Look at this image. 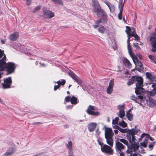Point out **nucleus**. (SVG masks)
Wrapping results in <instances>:
<instances>
[{
    "mask_svg": "<svg viewBox=\"0 0 156 156\" xmlns=\"http://www.w3.org/2000/svg\"><path fill=\"white\" fill-rule=\"evenodd\" d=\"M26 4L27 5H30L31 3V0H26Z\"/></svg>",
    "mask_w": 156,
    "mask_h": 156,
    "instance_id": "obj_49",
    "label": "nucleus"
},
{
    "mask_svg": "<svg viewBox=\"0 0 156 156\" xmlns=\"http://www.w3.org/2000/svg\"><path fill=\"white\" fill-rule=\"evenodd\" d=\"M124 146L121 142L116 141L115 144V148L116 151L120 154L123 153L121 151L124 148Z\"/></svg>",
    "mask_w": 156,
    "mask_h": 156,
    "instance_id": "obj_12",
    "label": "nucleus"
},
{
    "mask_svg": "<svg viewBox=\"0 0 156 156\" xmlns=\"http://www.w3.org/2000/svg\"><path fill=\"white\" fill-rule=\"evenodd\" d=\"M69 75L76 81L80 85L82 83L81 79L75 74L72 72L69 73Z\"/></svg>",
    "mask_w": 156,
    "mask_h": 156,
    "instance_id": "obj_13",
    "label": "nucleus"
},
{
    "mask_svg": "<svg viewBox=\"0 0 156 156\" xmlns=\"http://www.w3.org/2000/svg\"><path fill=\"white\" fill-rule=\"evenodd\" d=\"M114 132L115 134H117L118 133V131L117 130H114Z\"/></svg>",
    "mask_w": 156,
    "mask_h": 156,
    "instance_id": "obj_60",
    "label": "nucleus"
},
{
    "mask_svg": "<svg viewBox=\"0 0 156 156\" xmlns=\"http://www.w3.org/2000/svg\"><path fill=\"white\" fill-rule=\"evenodd\" d=\"M105 3L106 4V5H108H108H110V4H109V3L108 2H105Z\"/></svg>",
    "mask_w": 156,
    "mask_h": 156,
    "instance_id": "obj_63",
    "label": "nucleus"
},
{
    "mask_svg": "<svg viewBox=\"0 0 156 156\" xmlns=\"http://www.w3.org/2000/svg\"><path fill=\"white\" fill-rule=\"evenodd\" d=\"M140 129H136L132 128L129 130V132L127 133L126 137L127 139L129 142L134 141L136 139L134 135L140 134Z\"/></svg>",
    "mask_w": 156,
    "mask_h": 156,
    "instance_id": "obj_3",
    "label": "nucleus"
},
{
    "mask_svg": "<svg viewBox=\"0 0 156 156\" xmlns=\"http://www.w3.org/2000/svg\"><path fill=\"white\" fill-rule=\"evenodd\" d=\"M123 62L124 65L127 67L129 68L131 67V65L129 61L126 58H123Z\"/></svg>",
    "mask_w": 156,
    "mask_h": 156,
    "instance_id": "obj_27",
    "label": "nucleus"
},
{
    "mask_svg": "<svg viewBox=\"0 0 156 156\" xmlns=\"http://www.w3.org/2000/svg\"><path fill=\"white\" fill-rule=\"evenodd\" d=\"M151 86L153 88L152 90L149 92L148 94L151 96H153L155 95L156 93V83L152 84Z\"/></svg>",
    "mask_w": 156,
    "mask_h": 156,
    "instance_id": "obj_24",
    "label": "nucleus"
},
{
    "mask_svg": "<svg viewBox=\"0 0 156 156\" xmlns=\"http://www.w3.org/2000/svg\"><path fill=\"white\" fill-rule=\"evenodd\" d=\"M135 82H136V87L135 92L137 95L141 94L144 90L142 88L143 79L141 77L135 76Z\"/></svg>",
    "mask_w": 156,
    "mask_h": 156,
    "instance_id": "obj_2",
    "label": "nucleus"
},
{
    "mask_svg": "<svg viewBox=\"0 0 156 156\" xmlns=\"http://www.w3.org/2000/svg\"><path fill=\"white\" fill-rule=\"evenodd\" d=\"M127 153L130 154H132V151L130 150H128L127 151Z\"/></svg>",
    "mask_w": 156,
    "mask_h": 156,
    "instance_id": "obj_56",
    "label": "nucleus"
},
{
    "mask_svg": "<svg viewBox=\"0 0 156 156\" xmlns=\"http://www.w3.org/2000/svg\"><path fill=\"white\" fill-rule=\"evenodd\" d=\"M136 139L134 140V141H131L129 142L131 143V146L132 148L133 149L134 151H136L139 147V146L138 144V143H137L135 141Z\"/></svg>",
    "mask_w": 156,
    "mask_h": 156,
    "instance_id": "obj_19",
    "label": "nucleus"
},
{
    "mask_svg": "<svg viewBox=\"0 0 156 156\" xmlns=\"http://www.w3.org/2000/svg\"><path fill=\"white\" fill-rule=\"evenodd\" d=\"M106 139V141L107 144L110 146H112L113 144V141L112 139V137H105Z\"/></svg>",
    "mask_w": 156,
    "mask_h": 156,
    "instance_id": "obj_28",
    "label": "nucleus"
},
{
    "mask_svg": "<svg viewBox=\"0 0 156 156\" xmlns=\"http://www.w3.org/2000/svg\"><path fill=\"white\" fill-rule=\"evenodd\" d=\"M95 109L94 106L90 105L86 111L87 113L90 115H99L100 112H95Z\"/></svg>",
    "mask_w": 156,
    "mask_h": 156,
    "instance_id": "obj_8",
    "label": "nucleus"
},
{
    "mask_svg": "<svg viewBox=\"0 0 156 156\" xmlns=\"http://www.w3.org/2000/svg\"><path fill=\"white\" fill-rule=\"evenodd\" d=\"M147 78L148 79L147 82L149 84H154V82H156V77L153 74L149 72L146 73Z\"/></svg>",
    "mask_w": 156,
    "mask_h": 156,
    "instance_id": "obj_5",
    "label": "nucleus"
},
{
    "mask_svg": "<svg viewBox=\"0 0 156 156\" xmlns=\"http://www.w3.org/2000/svg\"><path fill=\"white\" fill-rule=\"evenodd\" d=\"M132 58L134 63H136V61L138 60L137 57L133 53H131L129 55Z\"/></svg>",
    "mask_w": 156,
    "mask_h": 156,
    "instance_id": "obj_30",
    "label": "nucleus"
},
{
    "mask_svg": "<svg viewBox=\"0 0 156 156\" xmlns=\"http://www.w3.org/2000/svg\"><path fill=\"white\" fill-rule=\"evenodd\" d=\"M105 137H112L113 135V133L112 132V130L110 128H107L105 127Z\"/></svg>",
    "mask_w": 156,
    "mask_h": 156,
    "instance_id": "obj_18",
    "label": "nucleus"
},
{
    "mask_svg": "<svg viewBox=\"0 0 156 156\" xmlns=\"http://www.w3.org/2000/svg\"><path fill=\"white\" fill-rule=\"evenodd\" d=\"M77 99L74 96H73L71 98V103L72 104L75 105L77 103Z\"/></svg>",
    "mask_w": 156,
    "mask_h": 156,
    "instance_id": "obj_31",
    "label": "nucleus"
},
{
    "mask_svg": "<svg viewBox=\"0 0 156 156\" xmlns=\"http://www.w3.org/2000/svg\"><path fill=\"white\" fill-rule=\"evenodd\" d=\"M126 32L128 31L130 34H131V36H132V35H134L136 34L135 30L133 27H132L130 28L129 27L126 26Z\"/></svg>",
    "mask_w": 156,
    "mask_h": 156,
    "instance_id": "obj_22",
    "label": "nucleus"
},
{
    "mask_svg": "<svg viewBox=\"0 0 156 156\" xmlns=\"http://www.w3.org/2000/svg\"><path fill=\"white\" fill-rule=\"evenodd\" d=\"M5 42V41L4 40H1V42L2 44H4Z\"/></svg>",
    "mask_w": 156,
    "mask_h": 156,
    "instance_id": "obj_59",
    "label": "nucleus"
},
{
    "mask_svg": "<svg viewBox=\"0 0 156 156\" xmlns=\"http://www.w3.org/2000/svg\"><path fill=\"white\" fill-rule=\"evenodd\" d=\"M135 76H133L131 79H129V82L127 83L128 85L129 86L132 84L135 81Z\"/></svg>",
    "mask_w": 156,
    "mask_h": 156,
    "instance_id": "obj_35",
    "label": "nucleus"
},
{
    "mask_svg": "<svg viewBox=\"0 0 156 156\" xmlns=\"http://www.w3.org/2000/svg\"><path fill=\"white\" fill-rule=\"evenodd\" d=\"M101 150L102 152L106 154H112L113 153V151L111 147L106 144H105L103 147H101Z\"/></svg>",
    "mask_w": 156,
    "mask_h": 156,
    "instance_id": "obj_6",
    "label": "nucleus"
},
{
    "mask_svg": "<svg viewBox=\"0 0 156 156\" xmlns=\"http://www.w3.org/2000/svg\"><path fill=\"white\" fill-rule=\"evenodd\" d=\"M134 64H135V65H136L137 66H138L140 67L141 69L143 68V67L142 66V64L141 63V62L139 61L138 60L136 61V63H134Z\"/></svg>",
    "mask_w": 156,
    "mask_h": 156,
    "instance_id": "obj_39",
    "label": "nucleus"
},
{
    "mask_svg": "<svg viewBox=\"0 0 156 156\" xmlns=\"http://www.w3.org/2000/svg\"><path fill=\"white\" fill-rule=\"evenodd\" d=\"M114 84V79H113L110 81L109 86L107 88L106 91L108 94H111L112 92Z\"/></svg>",
    "mask_w": 156,
    "mask_h": 156,
    "instance_id": "obj_17",
    "label": "nucleus"
},
{
    "mask_svg": "<svg viewBox=\"0 0 156 156\" xmlns=\"http://www.w3.org/2000/svg\"><path fill=\"white\" fill-rule=\"evenodd\" d=\"M131 99L132 100H133V101H135V102H136V103H139V104L140 105H142V104H141L140 103H139V102H138L137 100H136L137 98H136L133 95H132V96H131Z\"/></svg>",
    "mask_w": 156,
    "mask_h": 156,
    "instance_id": "obj_44",
    "label": "nucleus"
},
{
    "mask_svg": "<svg viewBox=\"0 0 156 156\" xmlns=\"http://www.w3.org/2000/svg\"><path fill=\"white\" fill-rule=\"evenodd\" d=\"M108 8L111 12H114L115 8L114 5L110 4V5H108Z\"/></svg>",
    "mask_w": 156,
    "mask_h": 156,
    "instance_id": "obj_34",
    "label": "nucleus"
},
{
    "mask_svg": "<svg viewBox=\"0 0 156 156\" xmlns=\"http://www.w3.org/2000/svg\"><path fill=\"white\" fill-rule=\"evenodd\" d=\"M132 36L134 37L136 41H138L140 40V37L136 34H135L134 35H132Z\"/></svg>",
    "mask_w": 156,
    "mask_h": 156,
    "instance_id": "obj_45",
    "label": "nucleus"
},
{
    "mask_svg": "<svg viewBox=\"0 0 156 156\" xmlns=\"http://www.w3.org/2000/svg\"><path fill=\"white\" fill-rule=\"evenodd\" d=\"M144 140V142L141 143L140 144L144 147H147L146 144L147 143V140L146 138Z\"/></svg>",
    "mask_w": 156,
    "mask_h": 156,
    "instance_id": "obj_42",
    "label": "nucleus"
},
{
    "mask_svg": "<svg viewBox=\"0 0 156 156\" xmlns=\"http://www.w3.org/2000/svg\"><path fill=\"white\" fill-rule=\"evenodd\" d=\"M72 107H73L72 105H67L66 106V108L67 109L71 108H72Z\"/></svg>",
    "mask_w": 156,
    "mask_h": 156,
    "instance_id": "obj_55",
    "label": "nucleus"
},
{
    "mask_svg": "<svg viewBox=\"0 0 156 156\" xmlns=\"http://www.w3.org/2000/svg\"><path fill=\"white\" fill-rule=\"evenodd\" d=\"M150 40L152 47V51L155 52L156 51V34H153L151 37Z\"/></svg>",
    "mask_w": 156,
    "mask_h": 156,
    "instance_id": "obj_10",
    "label": "nucleus"
},
{
    "mask_svg": "<svg viewBox=\"0 0 156 156\" xmlns=\"http://www.w3.org/2000/svg\"><path fill=\"white\" fill-rule=\"evenodd\" d=\"M148 57L149 59L151 60V61L152 62H153L156 64V57H155L154 56L152 55H148Z\"/></svg>",
    "mask_w": 156,
    "mask_h": 156,
    "instance_id": "obj_36",
    "label": "nucleus"
},
{
    "mask_svg": "<svg viewBox=\"0 0 156 156\" xmlns=\"http://www.w3.org/2000/svg\"><path fill=\"white\" fill-rule=\"evenodd\" d=\"M3 55L4 57L2 60H0V71H2L5 67L6 64L5 60L6 59V57L4 53V51L0 49V58L2 57Z\"/></svg>",
    "mask_w": 156,
    "mask_h": 156,
    "instance_id": "obj_4",
    "label": "nucleus"
},
{
    "mask_svg": "<svg viewBox=\"0 0 156 156\" xmlns=\"http://www.w3.org/2000/svg\"><path fill=\"white\" fill-rule=\"evenodd\" d=\"M154 144V143H153L152 144H149L148 146L149 147L151 148V150L152 149Z\"/></svg>",
    "mask_w": 156,
    "mask_h": 156,
    "instance_id": "obj_50",
    "label": "nucleus"
},
{
    "mask_svg": "<svg viewBox=\"0 0 156 156\" xmlns=\"http://www.w3.org/2000/svg\"><path fill=\"white\" fill-rule=\"evenodd\" d=\"M126 33L127 35V37L128 39L127 40V43H129V41L130 39V37L131 36V34H130V33H129V32L127 31V32H126Z\"/></svg>",
    "mask_w": 156,
    "mask_h": 156,
    "instance_id": "obj_46",
    "label": "nucleus"
},
{
    "mask_svg": "<svg viewBox=\"0 0 156 156\" xmlns=\"http://www.w3.org/2000/svg\"><path fill=\"white\" fill-rule=\"evenodd\" d=\"M124 3V2H123L122 0H120L119 2V12L118 15V17L120 20L122 19V14Z\"/></svg>",
    "mask_w": 156,
    "mask_h": 156,
    "instance_id": "obj_15",
    "label": "nucleus"
},
{
    "mask_svg": "<svg viewBox=\"0 0 156 156\" xmlns=\"http://www.w3.org/2000/svg\"><path fill=\"white\" fill-rule=\"evenodd\" d=\"M119 120V118L118 117H116L113 120L112 124H117Z\"/></svg>",
    "mask_w": 156,
    "mask_h": 156,
    "instance_id": "obj_43",
    "label": "nucleus"
},
{
    "mask_svg": "<svg viewBox=\"0 0 156 156\" xmlns=\"http://www.w3.org/2000/svg\"><path fill=\"white\" fill-rule=\"evenodd\" d=\"M73 153L69 154V156H74L73 155Z\"/></svg>",
    "mask_w": 156,
    "mask_h": 156,
    "instance_id": "obj_61",
    "label": "nucleus"
},
{
    "mask_svg": "<svg viewBox=\"0 0 156 156\" xmlns=\"http://www.w3.org/2000/svg\"><path fill=\"white\" fill-rule=\"evenodd\" d=\"M54 13L50 10H45L44 11L43 16L46 19H51L54 16Z\"/></svg>",
    "mask_w": 156,
    "mask_h": 156,
    "instance_id": "obj_14",
    "label": "nucleus"
},
{
    "mask_svg": "<svg viewBox=\"0 0 156 156\" xmlns=\"http://www.w3.org/2000/svg\"><path fill=\"white\" fill-rule=\"evenodd\" d=\"M68 148L69 149V154L73 153V150L72 147V143L71 141H69L68 142L66 145Z\"/></svg>",
    "mask_w": 156,
    "mask_h": 156,
    "instance_id": "obj_25",
    "label": "nucleus"
},
{
    "mask_svg": "<svg viewBox=\"0 0 156 156\" xmlns=\"http://www.w3.org/2000/svg\"><path fill=\"white\" fill-rule=\"evenodd\" d=\"M41 8L40 6H37L34 8L33 10V12H35L36 11L39 10Z\"/></svg>",
    "mask_w": 156,
    "mask_h": 156,
    "instance_id": "obj_47",
    "label": "nucleus"
},
{
    "mask_svg": "<svg viewBox=\"0 0 156 156\" xmlns=\"http://www.w3.org/2000/svg\"><path fill=\"white\" fill-rule=\"evenodd\" d=\"M52 1L55 3L59 4V5H62L63 2L61 0H51Z\"/></svg>",
    "mask_w": 156,
    "mask_h": 156,
    "instance_id": "obj_41",
    "label": "nucleus"
},
{
    "mask_svg": "<svg viewBox=\"0 0 156 156\" xmlns=\"http://www.w3.org/2000/svg\"><path fill=\"white\" fill-rule=\"evenodd\" d=\"M19 34L18 32H15L10 35L9 36L10 39L12 41H16L18 38Z\"/></svg>",
    "mask_w": 156,
    "mask_h": 156,
    "instance_id": "obj_20",
    "label": "nucleus"
},
{
    "mask_svg": "<svg viewBox=\"0 0 156 156\" xmlns=\"http://www.w3.org/2000/svg\"><path fill=\"white\" fill-rule=\"evenodd\" d=\"M119 125L123 128L126 127L127 126L126 123L124 121H122V122H119Z\"/></svg>",
    "mask_w": 156,
    "mask_h": 156,
    "instance_id": "obj_37",
    "label": "nucleus"
},
{
    "mask_svg": "<svg viewBox=\"0 0 156 156\" xmlns=\"http://www.w3.org/2000/svg\"><path fill=\"white\" fill-rule=\"evenodd\" d=\"M97 124L95 123L92 122L88 125V129L89 131L91 132L94 131L96 128Z\"/></svg>",
    "mask_w": 156,
    "mask_h": 156,
    "instance_id": "obj_23",
    "label": "nucleus"
},
{
    "mask_svg": "<svg viewBox=\"0 0 156 156\" xmlns=\"http://www.w3.org/2000/svg\"><path fill=\"white\" fill-rule=\"evenodd\" d=\"M60 87V86L58 85L57 86H55L54 87V90L56 91V90L58 88Z\"/></svg>",
    "mask_w": 156,
    "mask_h": 156,
    "instance_id": "obj_51",
    "label": "nucleus"
},
{
    "mask_svg": "<svg viewBox=\"0 0 156 156\" xmlns=\"http://www.w3.org/2000/svg\"><path fill=\"white\" fill-rule=\"evenodd\" d=\"M117 141L122 142L126 145H127L128 144V141L124 139H118Z\"/></svg>",
    "mask_w": 156,
    "mask_h": 156,
    "instance_id": "obj_32",
    "label": "nucleus"
},
{
    "mask_svg": "<svg viewBox=\"0 0 156 156\" xmlns=\"http://www.w3.org/2000/svg\"><path fill=\"white\" fill-rule=\"evenodd\" d=\"M71 98L69 96H68L65 98V100L66 102H69V101H71Z\"/></svg>",
    "mask_w": 156,
    "mask_h": 156,
    "instance_id": "obj_48",
    "label": "nucleus"
},
{
    "mask_svg": "<svg viewBox=\"0 0 156 156\" xmlns=\"http://www.w3.org/2000/svg\"><path fill=\"white\" fill-rule=\"evenodd\" d=\"M92 2L94 6L93 10L94 12L97 14V15L98 17L102 16L103 17L105 21L107 20V15L104 10L101 9L98 1L97 0H92Z\"/></svg>",
    "mask_w": 156,
    "mask_h": 156,
    "instance_id": "obj_1",
    "label": "nucleus"
},
{
    "mask_svg": "<svg viewBox=\"0 0 156 156\" xmlns=\"http://www.w3.org/2000/svg\"><path fill=\"white\" fill-rule=\"evenodd\" d=\"M12 83L11 77H9L4 80V83H2L3 87L4 89L9 88Z\"/></svg>",
    "mask_w": 156,
    "mask_h": 156,
    "instance_id": "obj_9",
    "label": "nucleus"
},
{
    "mask_svg": "<svg viewBox=\"0 0 156 156\" xmlns=\"http://www.w3.org/2000/svg\"><path fill=\"white\" fill-rule=\"evenodd\" d=\"M115 128L122 133H125L127 132V129H122L118 126H116Z\"/></svg>",
    "mask_w": 156,
    "mask_h": 156,
    "instance_id": "obj_33",
    "label": "nucleus"
},
{
    "mask_svg": "<svg viewBox=\"0 0 156 156\" xmlns=\"http://www.w3.org/2000/svg\"><path fill=\"white\" fill-rule=\"evenodd\" d=\"M127 48L129 55L133 53L132 51L131 46L130 45V43H127Z\"/></svg>",
    "mask_w": 156,
    "mask_h": 156,
    "instance_id": "obj_40",
    "label": "nucleus"
},
{
    "mask_svg": "<svg viewBox=\"0 0 156 156\" xmlns=\"http://www.w3.org/2000/svg\"><path fill=\"white\" fill-rule=\"evenodd\" d=\"M117 108L119 110V112L117 113L118 115L120 118H122L125 115L124 105H119L117 106Z\"/></svg>",
    "mask_w": 156,
    "mask_h": 156,
    "instance_id": "obj_11",
    "label": "nucleus"
},
{
    "mask_svg": "<svg viewBox=\"0 0 156 156\" xmlns=\"http://www.w3.org/2000/svg\"><path fill=\"white\" fill-rule=\"evenodd\" d=\"M56 83H57L59 86L64 85L66 83V81L65 80H63L61 81H58Z\"/></svg>",
    "mask_w": 156,
    "mask_h": 156,
    "instance_id": "obj_38",
    "label": "nucleus"
},
{
    "mask_svg": "<svg viewBox=\"0 0 156 156\" xmlns=\"http://www.w3.org/2000/svg\"><path fill=\"white\" fill-rule=\"evenodd\" d=\"M15 151V149L12 147L9 148L5 153V156H9L12 154Z\"/></svg>",
    "mask_w": 156,
    "mask_h": 156,
    "instance_id": "obj_21",
    "label": "nucleus"
},
{
    "mask_svg": "<svg viewBox=\"0 0 156 156\" xmlns=\"http://www.w3.org/2000/svg\"><path fill=\"white\" fill-rule=\"evenodd\" d=\"M102 22L101 20H99L97 21L96 22V25L94 26V27L95 28H97V27H99L98 28V31L102 34L104 33L106 30L105 28L103 26L101 27H99V23H101Z\"/></svg>",
    "mask_w": 156,
    "mask_h": 156,
    "instance_id": "obj_16",
    "label": "nucleus"
},
{
    "mask_svg": "<svg viewBox=\"0 0 156 156\" xmlns=\"http://www.w3.org/2000/svg\"><path fill=\"white\" fill-rule=\"evenodd\" d=\"M41 124V123L40 122H36L34 123V124H36V125H38L39 124Z\"/></svg>",
    "mask_w": 156,
    "mask_h": 156,
    "instance_id": "obj_64",
    "label": "nucleus"
},
{
    "mask_svg": "<svg viewBox=\"0 0 156 156\" xmlns=\"http://www.w3.org/2000/svg\"><path fill=\"white\" fill-rule=\"evenodd\" d=\"M146 135V134H142L140 136V138L139 139V140H141L142 138Z\"/></svg>",
    "mask_w": 156,
    "mask_h": 156,
    "instance_id": "obj_52",
    "label": "nucleus"
},
{
    "mask_svg": "<svg viewBox=\"0 0 156 156\" xmlns=\"http://www.w3.org/2000/svg\"><path fill=\"white\" fill-rule=\"evenodd\" d=\"M0 103L2 104H3L4 102L3 101L1 100V99L0 98Z\"/></svg>",
    "mask_w": 156,
    "mask_h": 156,
    "instance_id": "obj_62",
    "label": "nucleus"
},
{
    "mask_svg": "<svg viewBox=\"0 0 156 156\" xmlns=\"http://www.w3.org/2000/svg\"><path fill=\"white\" fill-rule=\"evenodd\" d=\"M138 98H139V99H140L141 100H142L143 98V97L141 95H138Z\"/></svg>",
    "mask_w": 156,
    "mask_h": 156,
    "instance_id": "obj_54",
    "label": "nucleus"
},
{
    "mask_svg": "<svg viewBox=\"0 0 156 156\" xmlns=\"http://www.w3.org/2000/svg\"><path fill=\"white\" fill-rule=\"evenodd\" d=\"M138 43H134L133 44V45H134V46L135 47H136L137 46H138Z\"/></svg>",
    "mask_w": 156,
    "mask_h": 156,
    "instance_id": "obj_57",
    "label": "nucleus"
},
{
    "mask_svg": "<svg viewBox=\"0 0 156 156\" xmlns=\"http://www.w3.org/2000/svg\"><path fill=\"white\" fill-rule=\"evenodd\" d=\"M6 66L3 70L5 68H6L7 71L8 73H11L13 72L15 70V67L14 66V64L10 62L8 63L7 65H6L5 62Z\"/></svg>",
    "mask_w": 156,
    "mask_h": 156,
    "instance_id": "obj_7",
    "label": "nucleus"
},
{
    "mask_svg": "<svg viewBox=\"0 0 156 156\" xmlns=\"http://www.w3.org/2000/svg\"><path fill=\"white\" fill-rule=\"evenodd\" d=\"M130 110H129L126 113V117L129 121H132L133 119V115L130 113Z\"/></svg>",
    "mask_w": 156,
    "mask_h": 156,
    "instance_id": "obj_29",
    "label": "nucleus"
},
{
    "mask_svg": "<svg viewBox=\"0 0 156 156\" xmlns=\"http://www.w3.org/2000/svg\"><path fill=\"white\" fill-rule=\"evenodd\" d=\"M130 156H137V154H131L130 155Z\"/></svg>",
    "mask_w": 156,
    "mask_h": 156,
    "instance_id": "obj_58",
    "label": "nucleus"
},
{
    "mask_svg": "<svg viewBox=\"0 0 156 156\" xmlns=\"http://www.w3.org/2000/svg\"><path fill=\"white\" fill-rule=\"evenodd\" d=\"M98 144H99V145H100L101 146V147H103V143L101 142L99 140H98Z\"/></svg>",
    "mask_w": 156,
    "mask_h": 156,
    "instance_id": "obj_53",
    "label": "nucleus"
},
{
    "mask_svg": "<svg viewBox=\"0 0 156 156\" xmlns=\"http://www.w3.org/2000/svg\"><path fill=\"white\" fill-rule=\"evenodd\" d=\"M149 105L151 107L156 106V100L149 97Z\"/></svg>",
    "mask_w": 156,
    "mask_h": 156,
    "instance_id": "obj_26",
    "label": "nucleus"
}]
</instances>
